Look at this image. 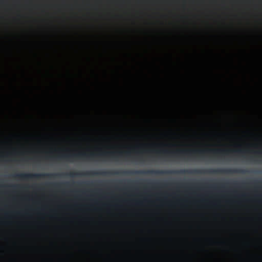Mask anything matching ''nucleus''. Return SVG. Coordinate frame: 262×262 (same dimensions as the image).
Returning a JSON list of instances; mask_svg holds the SVG:
<instances>
[{
	"mask_svg": "<svg viewBox=\"0 0 262 262\" xmlns=\"http://www.w3.org/2000/svg\"><path fill=\"white\" fill-rule=\"evenodd\" d=\"M207 174V169H181V170H123V171H85L71 172L68 173H17L13 175V178H16L22 180H28L33 179H43L48 178L54 179L67 175L71 178L83 176H110V175H135V174Z\"/></svg>",
	"mask_w": 262,
	"mask_h": 262,
	"instance_id": "nucleus-1",
	"label": "nucleus"
},
{
	"mask_svg": "<svg viewBox=\"0 0 262 262\" xmlns=\"http://www.w3.org/2000/svg\"><path fill=\"white\" fill-rule=\"evenodd\" d=\"M230 152H235L237 154L244 153L245 151L239 149L235 151L228 150L222 149H179L176 151H169L167 150H159L155 151L157 154L164 155L168 157H179L187 156L188 157H203L206 153H211L218 156L228 154Z\"/></svg>",
	"mask_w": 262,
	"mask_h": 262,
	"instance_id": "nucleus-2",
	"label": "nucleus"
},
{
	"mask_svg": "<svg viewBox=\"0 0 262 262\" xmlns=\"http://www.w3.org/2000/svg\"><path fill=\"white\" fill-rule=\"evenodd\" d=\"M130 156V151H126L125 152H101L97 154L94 152L86 153L79 152L77 154L68 153L64 154H60L57 156L58 159H63L67 161H72L76 159H91L93 160L97 157H110L115 160L122 156L128 157Z\"/></svg>",
	"mask_w": 262,
	"mask_h": 262,
	"instance_id": "nucleus-3",
	"label": "nucleus"
},
{
	"mask_svg": "<svg viewBox=\"0 0 262 262\" xmlns=\"http://www.w3.org/2000/svg\"><path fill=\"white\" fill-rule=\"evenodd\" d=\"M253 189L255 191H262V179L253 181Z\"/></svg>",
	"mask_w": 262,
	"mask_h": 262,
	"instance_id": "nucleus-4",
	"label": "nucleus"
},
{
	"mask_svg": "<svg viewBox=\"0 0 262 262\" xmlns=\"http://www.w3.org/2000/svg\"><path fill=\"white\" fill-rule=\"evenodd\" d=\"M254 154H255V157L262 158V149L255 151Z\"/></svg>",
	"mask_w": 262,
	"mask_h": 262,
	"instance_id": "nucleus-5",
	"label": "nucleus"
},
{
	"mask_svg": "<svg viewBox=\"0 0 262 262\" xmlns=\"http://www.w3.org/2000/svg\"><path fill=\"white\" fill-rule=\"evenodd\" d=\"M49 185L50 186H52L53 187H55V188H58L59 187V186H60V184H58V183H52V184H49Z\"/></svg>",
	"mask_w": 262,
	"mask_h": 262,
	"instance_id": "nucleus-6",
	"label": "nucleus"
},
{
	"mask_svg": "<svg viewBox=\"0 0 262 262\" xmlns=\"http://www.w3.org/2000/svg\"><path fill=\"white\" fill-rule=\"evenodd\" d=\"M151 184L152 185V186H156V187L161 186L163 185V184L159 183H151Z\"/></svg>",
	"mask_w": 262,
	"mask_h": 262,
	"instance_id": "nucleus-7",
	"label": "nucleus"
},
{
	"mask_svg": "<svg viewBox=\"0 0 262 262\" xmlns=\"http://www.w3.org/2000/svg\"><path fill=\"white\" fill-rule=\"evenodd\" d=\"M10 187L14 188V189H17L18 188H20V186L19 185H11Z\"/></svg>",
	"mask_w": 262,
	"mask_h": 262,
	"instance_id": "nucleus-8",
	"label": "nucleus"
},
{
	"mask_svg": "<svg viewBox=\"0 0 262 262\" xmlns=\"http://www.w3.org/2000/svg\"><path fill=\"white\" fill-rule=\"evenodd\" d=\"M219 186H220V187H222V188H223L224 187V186L222 184H219Z\"/></svg>",
	"mask_w": 262,
	"mask_h": 262,
	"instance_id": "nucleus-9",
	"label": "nucleus"
},
{
	"mask_svg": "<svg viewBox=\"0 0 262 262\" xmlns=\"http://www.w3.org/2000/svg\"><path fill=\"white\" fill-rule=\"evenodd\" d=\"M255 196H256V197H262V195H256Z\"/></svg>",
	"mask_w": 262,
	"mask_h": 262,
	"instance_id": "nucleus-10",
	"label": "nucleus"
},
{
	"mask_svg": "<svg viewBox=\"0 0 262 262\" xmlns=\"http://www.w3.org/2000/svg\"><path fill=\"white\" fill-rule=\"evenodd\" d=\"M251 160H253V157H251Z\"/></svg>",
	"mask_w": 262,
	"mask_h": 262,
	"instance_id": "nucleus-11",
	"label": "nucleus"
}]
</instances>
